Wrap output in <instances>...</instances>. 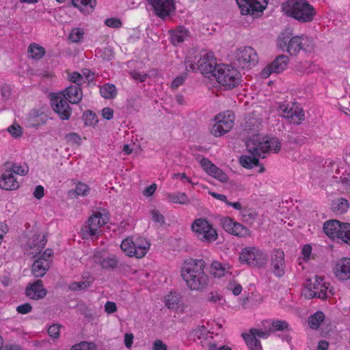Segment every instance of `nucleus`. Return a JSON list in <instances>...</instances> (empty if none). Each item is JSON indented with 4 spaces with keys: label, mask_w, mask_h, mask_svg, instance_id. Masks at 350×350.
Instances as JSON below:
<instances>
[{
    "label": "nucleus",
    "mask_w": 350,
    "mask_h": 350,
    "mask_svg": "<svg viewBox=\"0 0 350 350\" xmlns=\"http://www.w3.org/2000/svg\"><path fill=\"white\" fill-rule=\"evenodd\" d=\"M133 240L131 237H127L122 241L120 245L121 250L129 256H135L134 255V248L133 247Z\"/></svg>",
    "instance_id": "nucleus-41"
},
{
    "label": "nucleus",
    "mask_w": 350,
    "mask_h": 350,
    "mask_svg": "<svg viewBox=\"0 0 350 350\" xmlns=\"http://www.w3.org/2000/svg\"><path fill=\"white\" fill-rule=\"evenodd\" d=\"M70 350H96V346L94 342L82 341L73 345Z\"/></svg>",
    "instance_id": "nucleus-46"
},
{
    "label": "nucleus",
    "mask_w": 350,
    "mask_h": 350,
    "mask_svg": "<svg viewBox=\"0 0 350 350\" xmlns=\"http://www.w3.org/2000/svg\"><path fill=\"white\" fill-rule=\"evenodd\" d=\"M60 95L72 104L79 103L83 98L81 88L77 85H70L66 88Z\"/></svg>",
    "instance_id": "nucleus-20"
},
{
    "label": "nucleus",
    "mask_w": 350,
    "mask_h": 350,
    "mask_svg": "<svg viewBox=\"0 0 350 350\" xmlns=\"http://www.w3.org/2000/svg\"><path fill=\"white\" fill-rule=\"evenodd\" d=\"M260 146H262L261 138L258 135H254L246 142V148L250 154L260 156Z\"/></svg>",
    "instance_id": "nucleus-27"
},
{
    "label": "nucleus",
    "mask_w": 350,
    "mask_h": 350,
    "mask_svg": "<svg viewBox=\"0 0 350 350\" xmlns=\"http://www.w3.org/2000/svg\"><path fill=\"white\" fill-rule=\"evenodd\" d=\"M282 11L299 23H310L317 14L314 8L306 0H287L282 4Z\"/></svg>",
    "instance_id": "nucleus-2"
},
{
    "label": "nucleus",
    "mask_w": 350,
    "mask_h": 350,
    "mask_svg": "<svg viewBox=\"0 0 350 350\" xmlns=\"http://www.w3.org/2000/svg\"><path fill=\"white\" fill-rule=\"evenodd\" d=\"M167 345L161 340H156L153 342L152 350H167Z\"/></svg>",
    "instance_id": "nucleus-64"
},
{
    "label": "nucleus",
    "mask_w": 350,
    "mask_h": 350,
    "mask_svg": "<svg viewBox=\"0 0 350 350\" xmlns=\"http://www.w3.org/2000/svg\"><path fill=\"white\" fill-rule=\"evenodd\" d=\"M27 52L30 58L40 59L45 54V49L38 44L32 43L29 46Z\"/></svg>",
    "instance_id": "nucleus-34"
},
{
    "label": "nucleus",
    "mask_w": 350,
    "mask_h": 350,
    "mask_svg": "<svg viewBox=\"0 0 350 350\" xmlns=\"http://www.w3.org/2000/svg\"><path fill=\"white\" fill-rule=\"evenodd\" d=\"M273 329H271L272 332L274 331H284V330H288V324L285 321H279V320H274L272 321L271 323Z\"/></svg>",
    "instance_id": "nucleus-48"
},
{
    "label": "nucleus",
    "mask_w": 350,
    "mask_h": 350,
    "mask_svg": "<svg viewBox=\"0 0 350 350\" xmlns=\"http://www.w3.org/2000/svg\"><path fill=\"white\" fill-rule=\"evenodd\" d=\"M150 243L144 238L137 237L133 241L134 255L140 258L146 255L150 248Z\"/></svg>",
    "instance_id": "nucleus-25"
},
{
    "label": "nucleus",
    "mask_w": 350,
    "mask_h": 350,
    "mask_svg": "<svg viewBox=\"0 0 350 350\" xmlns=\"http://www.w3.org/2000/svg\"><path fill=\"white\" fill-rule=\"evenodd\" d=\"M32 310V307L30 304L25 303L24 304L17 306L16 311L19 314H25L30 312Z\"/></svg>",
    "instance_id": "nucleus-60"
},
{
    "label": "nucleus",
    "mask_w": 350,
    "mask_h": 350,
    "mask_svg": "<svg viewBox=\"0 0 350 350\" xmlns=\"http://www.w3.org/2000/svg\"><path fill=\"white\" fill-rule=\"evenodd\" d=\"M242 337L244 338L247 345L251 350H262L260 342L254 336L243 333Z\"/></svg>",
    "instance_id": "nucleus-36"
},
{
    "label": "nucleus",
    "mask_w": 350,
    "mask_h": 350,
    "mask_svg": "<svg viewBox=\"0 0 350 350\" xmlns=\"http://www.w3.org/2000/svg\"><path fill=\"white\" fill-rule=\"evenodd\" d=\"M239 260L241 263L249 266L261 267L267 264L268 258L261 250L254 247H248L243 249Z\"/></svg>",
    "instance_id": "nucleus-6"
},
{
    "label": "nucleus",
    "mask_w": 350,
    "mask_h": 350,
    "mask_svg": "<svg viewBox=\"0 0 350 350\" xmlns=\"http://www.w3.org/2000/svg\"><path fill=\"white\" fill-rule=\"evenodd\" d=\"M60 327L61 325L59 324H53L51 325L48 329L49 336L54 338H57L59 336V331Z\"/></svg>",
    "instance_id": "nucleus-59"
},
{
    "label": "nucleus",
    "mask_w": 350,
    "mask_h": 350,
    "mask_svg": "<svg viewBox=\"0 0 350 350\" xmlns=\"http://www.w3.org/2000/svg\"><path fill=\"white\" fill-rule=\"evenodd\" d=\"M92 281L85 280L83 282H73L69 285V289L71 291L85 290L90 286Z\"/></svg>",
    "instance_id": "nucleus-45"
},
{
    "label": "nucleus",
    "mask_w": 350,
    "mask_h": 350,
    "mask_svg": "<svg viewBox=\"0 0 350 350\" xmlns=\"http://www.w3.org/2000/svg\"><path fill=\"white\" fill-rule=\"evenodd\" d=\"M216 68H218V65L213 57L204 58L202 62L198 64L197 66V70H200L202 75L211 74L213 77L214 74L217 73Z\"/></svg>",
    "instance_id": "nucleus-24"
},
{
    "label": "nucleus",
    "mask_w": 350,
    "mask_h": 350,
    "mask_svg": "<svg viewBox=\"0 0 350 350\" xmlns=\"http://www.w3.org/2000/svg\"><path fill=\"white\" fill-rule=\"evenodd\" d=\"M105 310L108 314H111L115 312L117 310L116 304L113 301H107L105 304Z\"/></svg>",
    "instance_id": "nucleus-61"
},
{
    "label": "nucleus",
    "mask_w": 350,
    "mask_h": 350,
    "mask_svg": "<svg viewBox=\"0 0 350 350\" xmlns=\"http://www.w3.org/2000/svg\"><path fill=\"white\" fill-rule=\"evenodd\" d=\"M94 261L99 264L103 269H114L117 267L118 260L115 255H109L107 257L94 256Z\"/></svg>",
    "instance_id": "nucleus-26"
},
{
    "label": "nucleus",
    "mask_w": 350,
    "mask_h": 350,
    "mask_svg": "<svg viewBox=\"0 0 350 350\" xmlns=\"http://www.w3.org/2000/svg\"><path fill=\"white\" fill-rule=\"evenodd\" d=\"M180 297L176 293H171L165 297V305L170 309L176 310L179 307Z\"/></svg>",
    "instance_id": "nucleus-40"
},
{
    "label": "nucleus",
    "mask_w": 350,
    "mask_h": 350,
    "mask_svg": "<svg viewBox=\"0 0 350 350\" xmlns=\"http://www.w3.org/2000/svg\"><path fill=\"white\" fill-rule=\"evenodd\" d=\"M204 267L202 259L189 258L185 261L181 276L191 290H202L208 285V276L204 271Z\"/></svg>",
    "instance_id": "nucleus-1"
},
{
    "label": "nucleus",
    "mask_w": 350,
    "mask_h": 350,
    "mask_svg": "<svg viewBox=\"0 0 350 350\" xmlns=\"http://www.w3.org/2000/svg\"><path fill=\"white\" fill-rule=\"evenodd\" d=\"M4 167L5 170L12 171V174L14 173L18 175L25 176L29 171V167L26 164L18 165L15 163L8 161L4 163Z\"/></svg>",
    "instance_id": "nucleus-31"
},
{
    "label": "nucleus",
    "mask_w": 350,
    "mask_h": 350,
    "mask_svg": "<svg viewBox=\"0 0 350 350\" xmlns=\"http://www.w3.org/2000/svg\"><path fill=\"white\" fill-rule=\"evenodd\" d=\"M243 15H250L254 18L262 14L267 8L268 0H236Z\"/></svg>",
    "instance_id": "nucleus-7"
},
{
    "label": "nucleus",
    "mask_w": 350,
    "mask_h": 350,
    "mask_svg": "<svg viewBox=\"0 0 350 350\" xmlns=\"http://www.w3.org/2000/svg\"><path fill=\"white\" fill-rule=\"evenodd\" d=\"M191 228L197 237L204 242L211 243L217 239V233L206 219H196Z\"/></svg>",
    "instance_id": "nucleus-5"
},
{
    "label": "nucleus",
    "mask_w": 350,
    "mask_h": 350,
    "mask_svg": "<svg viewBox=\"0 0 350 350\" xmlns=\"http://www.w3.org/2000/svg\"><path fill=\"white\" fill-rule=\"evenodd\" d=\"M82 118L86 126H94L98 122L96 113L91 110L85 111L83 114Z\"/></svg>",
    "instance_id": "nucleus-42"
},
{
    "label": "nucleus",
    "mask_w": 350,
    "mask_h": 350,
    "mask_svg": "<svg viewBox=\"0 0 350 350\" xmlns=\"http://www.w3.org/2000/svg\"><path fill=\"white\" fill-rule=\"evenodd\" d=\"M325 315L323 312L318 311L311 315L308 319V325L312 329H317L323 321Z\"/></svg>",
    "instance_id": "nucleus-37"
},
{
    "label": "nucleus",
    "mask_w": 350,
    "mask_h": 350,
    "mask_svg": "<svg viewBox=\"0 0 350 350\" xmlns=\"http://www.w3.org/2000/svg\"><path fill=\"white\" fill-rule=\"evenodd\" d=\"M46 243L44 235L35 234L28 241L27 245L30 249H36L39 252L44 248Z\"/></svg>",
    "instance_id": "nucleus-30"
},
{
    "label": "nucleus",
    "mask_w": 350,
    "mask_h": 350,
    "mask_svg": "<svg viewBox=\"0 0 350 350\" xmlns=\"http://www.w3.org/2000/svg\"><path fill=\"white\" fill-rule=\"evenodd\" d=\"M51 103L53 111L58 114L62 120H67L70 118L72 109L62 95L52 94Z\"/></svg>",
    "instance_id": "nucleus-10"
},
{
    "label": "nucleus",
    "mask_w": 350,
    "mask_h": 350,
    "mask_svg": "<svg viewBox=\"0 0 350 350\" xmlns=\"http://www.w3.org/2000/svg\"><path fill=\"white\" fill-rule=\"evenodd\" d=\"M314 47L312 38L301 35L291 38L288 46L287 52L291 55H297L301 51L311 52Z\"/></svg>",
    "instance_id": "nucleus-8"
},
{
    "label": "nucleus",
    "mask_w": 350,
    "mask_h": 350,
    "mask_svg": "<svg viewBox=\"0 0 350 350\" xmlns=\"http://www.w3.org/2000/svg\"><path fill=\"white\" fill-rule=\"evenodd\" d=\"M207 57H213V53L206 51L198 53L196 49H191L185 59L186 70L189 68L193 71L197 70L198 64L202 63Z\"/></svg>",
    "instance_id": "nucleus-15"
},
{
    "label": "nucleus",
    "mask_w": 350,
    "mask_h": 350,
    "mask_svg": "<svg viewBox=\"0 0 350 350\" xmlns=\"http://www.w3.org/2000/svg\"><path fill=\"white\" fill-rule=\"evenodd\" d=\"M19 183L12 174V171L5 170L0 177V188L4 190L11 191L17 189Z\"/></svg>",
    "instance_id": "nucleus-21"
},
{
    "label": "nucleus",
    "mask_w": 350,
    "mask_h": 350,
    "mask_svg": "<svg viewBox=\"0 0 350 350\" xmlns=\"http://www.w3.org/2000/svg\"><path fill=\"white\" fill-rule=\"evenodd\" d=\"M226 267L219 262L214 261L211 264V273L217 278H221L224 276L226 272Z\"/></svg>",
    "instance_id": "nucleus-43"
},
{
    "label": "nucleus",
    "mask_w": 350,
    "mask_h": 350,
    "mask_svg": "<svg viewBox=\"0 0 350 350\" xmlns=\"http://www.w3.org/2000/svg\"><path fill=\"white\" fill-rule=\"evenodd\" d=\"M65 138L68 143L77 145H80L81 143V138L77 133H70L66 135Z\"/></svg>",
    "instance_id": "nucleus-51"
},
{
    "label": "nucleus",
    "mask_w": 350,
    "mask_h": 350,
    "mask_svg": "<svg viewBox=\"0 0 350 350\" xmlns=\"http://www.w3.org/2000/svg\"><path fill=\"white\" fill-rule=\"evenodd\" d=\"M150 213L152 215V219L154 222H157L161 224V225L165 223V218L160 213V212L158 210L153 209L150 211Z\"/></svg>",
    "instance_id": "nucleus-58"
},
{
    "label": "nucleus",
    "mask_w": 350,
    "mask_h": 350,
    "mask_svg": "<svg viewBox=\"0 0 350 350\" xmlns=\"http://www.w3.org/2000/svg\"><path fill=\"white\" fill-rule=\"evenodd\" d=\"M203 170L209 175L217 179L221 183L228 181V176L221 169L211 163L207 158H203L200 161Z\"/></svg>",
    "instance_id": "nucleus-16"
},
{
    "label": "nucleus",
    "mask_w": 350,
    "mask_h": 350,
    "mask_svg": "<svg viewBox=\"0 0 350 350\" xmlns=\"http://www.w3.org/2000/svg\"><path fill=\"white\" fill-rule=\"evenodd\" d=\"M70 81L71 82L75 83V85H77V86L80 87V85H81V83L83 81V76L78 72H73L70 75Z\"/></svg>",
    "instance_id": "nucleus-56"
},
{
    "label": "nucleus",
    "mask_w": 350,
    "mask_h": 350,
    "mask_svg": "<svg viewBox=\"0 0 350 350\" xmlns=\"http://www.w3.org/2000/svg\"><path fill=\"white\" fill-rule=\"evenodd\" d=\"M323 232L330 238L340 239L350 245V224L336 219L328 220L323 224Z\"/></svg>",
    "instance_id": "nucleus-3"
},
{
    "label": "nucleus",
    "mask_w": 350,
    "mask_h": 350,
    "mask_svg": "<svg viewBox=\"0 0 350 350\" xmlns=\"http://www.w3.org/2000/svg\"><path fill=\"white\" fill-rule=\"evenodd\" d=\"M288 57L286 55H279L275 59L268 64L261 72L263 78L269 77L272 73H280L284 71L288 63Z\"/></svg>",
    "instance_id": "nucleus-12"
},
{
    "label": "nucleus",
    "mask_w": 350,
    "mask_h": 350,
    "mask_svg": "<svg viewBox=\"0 0 350 350\" xmlns=\"http://www.w3.org/2000/svg\"><path fill=\"white\" fill-rule=\"evenodd\" d=\"M102 217L103 214L101 213L96 212L89 217L88 226L84 229H82L83 238L92 239L99 233L98 228L101 225L105 224L104 220L101 222Z\"/></svg>",
    "instance_id": "nucleus-13"
},
{
    "label": "nucleus",
    "mask_w": 350,
    "mask_h": 350,
    "mask_svg": "<svg viewBox=\"0 0 350 350\" xmlns=\"http://www.w3.org/2000/svg\"><path fill=\"white\" fill-rule=\"evenodd\" d=\"M100 94L106 99H113L117 95L116 86L112 83H106L100 88Z\"/></svg>",
    "instance_id": "nucleus-35"
},
{
    "label": "nucleus",
    "mask_w": 350,
    "mask_h": 350,
    "mask_svg": "<svg viewBox=\"0 0 350 350\" xmlns=\"http://www.w3.org/2000/svg\"><path fill=\"white\" fill-rule=\"evenodd\" d=\"M102 116L104 119L111 120L113 116V110L109 107H105L102 110Z\"/></svg>",
    "instance_id": "nucleus-63"
},
{
    "label": "nucleus",
    "mask_w": 350,
    "mask_h": 350,
    "mask_svg": "<svg viewBox=\"0 0 350 350\" xmlns=\"http://www.w3.org/2000/svg\"><path fill=\"white\" fill-rule=\"evenodd\" d=\"M291 36V35L290 33H281V35L279 36V38L278 39V47H280L282 50H284V49L286 48V49L287 50V46H288V42L291 39L290 38Z\"/></svg>",
    "instance_id": "nucleus-49"
},
{
    "label": "nucleus",
    "mask_w": 350,
    "mask_h": 350,
    "mask_svg": "<svg viewBox=\"0 0 350 350\" xmlns=\"http://www.w3.org/2000/svg\"><path fill=\"white\" fill-rule=\"evenodd\" d=\"M217 122L213 126L211 129V133L215 137H219L224 135L226 133L224 126L221 124V121H219V117L216 118Z\"/></svg>",
    "instance_id": "nucleus-47"
},
{
    "label": "nucleus",
    "mask_w": 350,
    "mask_h": 350,
    "mask_svg": "<svg viewBox=\"0 0 350 350\" xmlns=\"http://www.w3.org/2000/svg\"><path fill=\"white\" fill-rule=\"evenodd\" d=\"M1 94L3 98L8 99L11 95V88L10 85L3 84L1 88Z\"/></svg>",
    "instance_id": "nucleus-62"
},
{
    "label": "nucleus",
    "mask_w": 350,
    "mask_h": 350,
    "mask_svg": "<svg viewBox=\"0 0 350 350\" xmlns=\"http://www.w3.org/2000/svg\"><path fill=\"white\" fill-rule=\"evenodd\" d=\"M261 142L262 146H260V150L262 153L271 150H273L275 153H277L281 149V142L276 137L265 136L261 138Z\"/></svg>",
    "instance_id": "nucleus-22"
},
{
    "label": "nucleus",
    "mask_w": 350,
    "mask_h": 350,
    "mask_svg": "<svg viewBox=\"0 0 350 350\" xmlns=\"http://www.w3.org/2000/svg\"><path fill=\"white\" fill-rule=\"evenodd\" d=\"M84 31L81 28H74L68 36V39L72 42H79L83 38Z\"/></svg>",
    "instance_id": "nucleus-44"
},
{
    "label": "nucleus",
    "mask_w": 350,
    "mask_h": 350,
    "mask_svg": "<svg viewBox=\"0 0 350 350\" xmlns=\"http://www.w3.org/2000/svg\"><path fill=\"white\" fill-rule=\"evenodd\" d=\"M217 73L214 77L219 83L228 89H232L238 85L240 78L239 73L233 67L229 65L219 64Z\"/></svg>",
    "instance_id": "nucleus-4"
},
{
    "label": "nucleus",
    "mask_w": 350,
    "mask_h": 350,
    "mask_svg": "<svg viewBox=\"0 0 350 350\" xmlns=\"http://www.w3.org/2000/svg\"><path fill=\"white\" fill-rule=\"evenodd\" d=\"M105 24L112 28H120L122 25L121 21L118 18H107L105 21Z\"/></svg>",
    "instance_id": "nucleus-57"
},
{
    "label": "nucleus",
    "mask_w": 350,
    "mask_h": 350,
    "mask_svg": "<svg viewBox=\"0 0 350 350\" xmlns=\"http://www.w3.org/2000/svg\"><path fill=\"white\" fill-rule=\"evenodd\" d=\"M349 208V201L344 198H340L332 200V210L334 213L341 215L347 213Z\"/></svg>",
    "instance_id": "nucleus-29"
},
{
    "label": "nucleus",
    "mask_w": 350,
    "mask_h": 350,
    "mask_svg": "<svg viewBox=\"0 0 350 350\" xmlns=\"http://www.w3.org/2000/svg\"><path fill=\"white\" fill-rule=\"evenodd\" d=\"M72 4L83 14H89L94 9L96 0H72Z\"/></svg>",
    "instance_id": "nucleus-28"
},
{
    "label": "nucleus",
    "mask_w": 350,
    "mask_h": 350,
    "mask_svg": "<svg viewBox=\"0 0 350 350\" xmlns=\"http://www.w3.org/2000/svg\"><path fill=\"white\" fill-rule=\"evenodd\" d=\"M221 224L225 231L230 234L239 237H246L250 235V230L246 226L234 221L228 217L221 219Z\"/></svg>",
    "instance_id": "nucleus-11"
},
{
    "label": "nucleus",
    "mask_w": 350,
    "mask_h": 350,
    "mask_svg": "<svg viewBox=\"0 0 350 350\" xmlns=\"http://www.w3.org/2000/svg\"><path fill=\"white\" fill-rule=\"evenodd\" d=\"M271 266L273 273L277 277H282L284 274V254L281 250H275L271 256Z\"/></svg>",
    "instance_id": "nucleus-18"
},
{
    "label": "nucleus",
    "mask_w": 350,
    "mask_h": 350,
    "mask_svg": "<svg viewBox=\"0 0 350 350\" xmlns=\"http://www.w3.org/2000/svg\"><path fill=\"white\" fill-rule=\"evenodd\" d=\"M235 57L238 66L242 68L255 66L258 61L257 53L250 46L239 48L236 52Z\"/></svg>",
    "instance_id": "nucleus-9"
},
{
    "label": "nucleus",
    "mask_w": 350,
    "mask_h": 350,
    "mask_svg": "<svg viewBox=\"0 0 350 350\" xmlns=\"http://www.w3.org/2000/svg\"><path fill=\"white\" fill-rule=\"evenodd\" d=\"M47 294V291L43 287L42 281L38 280L33 283H29L25 288V295L32 299H43Z\"/></svg>",
    "instance_id": "nucleus-17"
},
{
    "label": "nucleus",
    "mask_w": 350,
    "mask_h": 350,
    "mask_svg": "<svg viewBox=\"0 0 350 350\" xmlns=\"http://www.w3.org/2000/svg\"><path fill=\"white\" fill-rule=\"evenodd\" d=\"M49 262L44 258L36 259L31 266V273L36 278L43 277L49 269Z\"/></svg>",
    "instance_id": "nucleus-23"
},
{
    "label": "nucleus",
    "mask_w": 350,
    "mask_h": 350,
    "mask_svg": "<svg viewBox=\"0 0 350 350\" xmlns=\"http://www.w3.org/2000/svg\"><path fill=\"white\" fill-rule=\"evenodd\" d=\"M152 5L156 15L161 18L168 16L175 10L174 0H147Z\"/></svg>",
    "instance_id": "nucleus-14"
},
{
    "label": "nucleus",
    "mask_w": 350,
    "mask_h": 350,
    "mask_svg": "<svg viewBox=\"0 0 350 350\" xmlns=\"http://www.w3.org/2000/svg\"><path fill=\"white\" fill-rule=\"evenodd\" d=\"M272 332L271 329H269V330H266L265 332L260 330V329H255V328H251L250 329V335H252V336H254V337L256 338V336H258L260 338H268L271 333Z\"/></svg>",
    "instance_id": "nucleus-50"
},
{
    "label": "nucleus",
    "mask_w": 350,
    "mask_h": 350,
    "mask_svg": "<svg viewBox=\"0 0 350 350\" xmlns=\"http://www.w3.org/2000/svg\"><path fill=\"white\" fill-rule=\"evenodd\" d=\"M7 130L14 137H19L22 135L21 127L18 124L10 126Z\"/></svg>",
    "instance_id": "nucleus-55"
},
{
    "label": "nucleus",
    "mask_w": 350,
    "mask_h": 350,
    "mask_svg": "<svg viewBox=\"0 0 350 350\" xmlns=\"http://www.w3.org/2000/svg\"><path fill=\"white\" fill-rule=\"evenodd\" d=\"M219 121H221V124L224 126L226 133L229 132L234 124V122L230 118V115H228L227 118L226 116H224L221 119L219 118Z\"/></svg>",
    "instance_id": "nucleus-53"
},
{
    "label": "nucleus",
    "mask_w": 350,
    "mask_h": 350,
    "mask_svg": "<svg viewBox=\"0 0 350 350\" xmlns=\"http://www.w3.org/2000/svg\"><path fill=\"white\" fill-rule=\"evenodd\" d=\"M167 196L168 200L173 203L180 204H187L190 203L187 196L185 193H167Z\"/></svg>",
    "instance_id": "nucleus-39"
},
{
    "label": "nucleus",
    "mask_w": 350,
    "mask_h": 350,
    "mask_svg": "<svg viewBox=\"0 0 350 350\" xmlns=\"http://www.w3.org/2000/svg\"><path fill=\"white\" fill-rule=\"evenodd\" d=\"M334 273L337 278L341 280L350 279V258H342L337 260Z\"/></svg>",
    "instance_id": "nucleus-19"
},
{
    "label": "nucleus",
    "mask_w": 350,
    "mask_h": 350,
    "mask_svg": "<svg viewBox=\"0 0 350 350\" xmlns=\"http://www.w3.org/2000/svg\"><path fill=\"white\" fill-rule=\"evenodd\" d=\"M304 116L305 114L302 109L299 110V111H292L290 116L294 123L297 124H301V122L304 120Z\"/></svg>",
    "instance_id": "nucleus-52"
},
{
    "label": "nucleus",
    "mask_w": 350,
    "mask_h": 350,
    "mask_svg": "<svg viewBox=\"0 0 350 350\" xmlns=\"http://www.w3.org/2000/svg\"><path fill=\"white\" fill-rule=\"evenodd\" d=\"M90 188L88 185L83 183H78L75 189H70L68 196L70 198H77L79 196H86L88 194Z\"/></svg>",
    "instance_id": "nucleus-32"
},
{
    "label": "nucleus",
    "mask_w": 350,
    "mask_h": 350,
    "mask_svg": "<svg viewBox=\"0 0 350 350\" xmlns=\"http://www.w3.org/2000/svg\"><path fill=\"white\" fill-rule=\"evenodd\" d=\"M260 157V156H257L256 154L242 155L239 158V163L243 167L247 169H251L254 165H258V158Z\"/></svg>",
    "instance_id": "nucleus-33"
},
{
    "label": "nucleus",
    "mask_w": 350,
    "mask_h": 350,
    "mask_svg": "<svg viewBox=\"0 0 350 350\" xmlns=\"http://www.w3.org/2000/svg\"><path fill=\"white\" fill-rule=\"evenodd\" d=\"M187 31L185 29L174 30L171 32V42L174 45H176L184 42L187 36Z\"/></svg>",
    "instance_id": "nucleus-38"
},
{
    "label": "nucleus",
    "mask_w": 350,
    "mask_h": 350,
    "mask_svg": "<svg viewBox=\"0 0 350 350\" xmlns=\"http://www.w3.org/2000/svg\"><path fill=\"white\" fill-rule=\"evenodd\" d=\"M322 281L323 278L317 275L315 276V280L313 282L311 279H308L306 288H308V290H311L312 288L318 289L321 286Z\"/></svg>",
    "instance_id": "nucleus-54"
}]
</instances>
